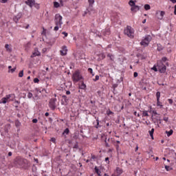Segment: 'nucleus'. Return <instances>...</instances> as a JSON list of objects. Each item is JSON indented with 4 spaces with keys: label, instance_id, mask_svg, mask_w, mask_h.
<instances>
[{
    "label": "nucleus",
    "instance_id": "1",
    "mask_svg": "<svg viewBox=\"0 0 176 176\" xmlns=\"http://www.w3.org/2000/svg\"><path fill=\"white\" fill-rule=\"evenodd\" d=\"M54 21L56 26L54 27V30L58 31V28H61V25H63V16L60 14H56Z\"/></svg>",
    "mask_w": 176,
    "mask_h": 176
},
{
    "label": "nucleus",
    "instance_id": "2",
    "mask_svg": "<svg viewBox=\"0 0 176 176\" xmlns=\"http://www.w3.org/2000/svg\"><path fill=\"white\" fill-rule=\"evenodd\" d=\"M124 34L127 35L129 38H134V29L131 28V26H126V28L124 30Z\"/></svg>",
    "mask_w": 176,
    "mask_h": 176
},
{
    "label": "nucleus",
    "instance_id": "3",
    "mask_svg": "<svg viewBox=\"0 0 176 176\" xmlns=\"http://www.w3.org/2000/svg\"><path fill=\"white\" fill-rule=\"evenodd\" d=\"M27 163V160L18 157L15 159L14 164L17 167H23Z\"/></svg>",
    "mask_w": 176,
    "mask_h": 176
},
{
    "label": "nucleus",
    "instance_id": "4",
    "mask_svg": "<svg viewBox=\"0 0 176 176\" xmlns=\"http://www.w3.org/2000/svg\"><path fill=\"white\" fill-rule=\"evenodd\" d=\"M135 2H137V1H133V0H130L129 2V4L130 5L131 8V12H133V13H136V12H138V10H140V6H135Z\"/></svg>",
    "mask_w": 176,
    "mask_h": 176
},
{
    "label": "nucleus",
    "instance_id": "5",
    "mask_svg": "<svg viewBox=\"0 0 176 176\" xmlns=\"http://www.w3.org/2000/svg\"><path fill=\"white\" fill-rule=\"evenodd\" d=\"M151 41H152V36L150 35L146 36L144 39L142 40L140 45L141 46H144V47H146V46H148Z\"/></svg>",
    "mask_w": 176,
    "mask_h": 176
},
{
    "label": "nucleus",
    "instance_id": "6",
    "mask_svg": "<svg viewBox=\"0 0 176 176\" xmlns=\"http://www.w3.org/2000/svg\"><path fill=\"white\" fill-rule=\"evenodd\" d=\"M157 67L158 68V71H160L161 74H164V72H166V67L163 64L162 60L157 63Z\"/></svg>",
    "mask_w": 176,
    "mask_h": 176
},
{
    "label": "nucleus",
    "instance_id": "7",
    "mask_svg": "<svg viewBox=\"0 0 176 176\" xmlns=\"http://www.w3.org/2000/svg\"><path fill=\"white\" fill-rule=\"evenodd\" d=\"M72 79L74 83L79 82V80L82 79V76L80 75V73H79V72H75L74 74H73Z\"/></svg>",
    "mask_w": 176,
    "mask_h": 176
},
{
    "label": "nucleus",
    "instance_id": "8",
    "mask_svg": "<svg viewBox=\"0 0 176 176\" xmlns=\"http://www.w3.org/2000/svg\"><path fill=\"white\" fill-rule=\"evenodd\" d=\"M56 101H57V99L52 98L49 102L50 108H51V109H52L53 111L56 109Z\"/></svg>",
    "mask_w": 176,
    "mask_h": 176
},
{
    "label": "nucleus",
    "instance_id": "9",
    "mask_svg": "<svg viewBox=\"0 0 176 176\" xmlns=\"http://www.w3.org/2000/svg\"><path fill=\"white\" fill-rule=\"evenodd\" d=\"M62 102L61 104L62 105H68L69 102V97L64 95L62 96Z\"/></svg>",
    "mask_w": 176,
    "mask_h": 176
},
{
    "label": "nucleus",
    "instance_id": "10",
    "mask_svg": "<svg viewBox=\"0 0 176 176\" xmlns=\"http://www.w3.org/2000/svg\"><path fill=\"white\" fill-rule=\"evenodd\" d=\"M164 14H166V12L164 11H157L156 12V16L160 20L163 19V16H164Z\"/></svg>",
    "mask_w": 176,
    "mask_h": 176
},
{
    "label": "nucleus",
    "instance_id": "11",
    "mask_svg": "<svg viewBox=\"0 0 176 176\" xmlns=\"http://www.w3.org/2000/svg\"><path fill=\"white\" fill-rule=\"evenodd\" d=\"M12 97V95H7L5 98H3L0 100V104H6V102H9V98Z\"/></svg>",
    "mask_w": 176,
    "mask_h": 176
},
{
    "label": "nucleus",
    "instance_id": "12",
    "mask_svg": "<svg viewBox=\"0 0 176 176\" xmlns=\"http://www.w3.org/2000/svg\"><path fill=\"white\" fill-rule=\"evenodd\" d=\"M68 50L67 49V46L64 45L62 47V50H60L61 56H67V52Z\"/></svg>",
    "mask_w": 176,
    "mask_h": 176
},
{
    "label": "nucleus",
    "instance_id": "13",
    "mask_svg": "<svg viewBox=\"0 0 176 176\" xmlns=\"http://www.w3.org/2000/svg\"><path fill=\"white\" fill-rule=\"evenodd\" d=\"M25 3H26V5H28V6H30V8H32V6L35 5V0H27L25 1Z\"/></svg>",
    "mask_w": 176,
    "mask_h": 176
},
{
    "label": "nucleus",
    "instance_id": "14",
    "mask_svg": "<svg viewBox=\"0 0 176 176\" xmlns=\"http://www.w3.org/2000/svg\"><path fill=\"white\" fill-rule=\"evenodd\" d=\"M36 56H41V52H39V51H38V49L36 48L32 53L31 57H36Z\"/></svg>",
    "mask_w": 176,
    "mask_h": 176
},
{
    "label": "nucleus",
    "instance_id": "15",
    "mask_svg": "<svg viewBox=\"0 0 176 176\" xmlns=\"http://www.w3.org/2000/svg\"><path fill=\"white\" fill-rule=\"evenodd\" d=\"M15 126L18 129H17V132L19 133V131H20V126H21V122H20V121H19V120H15L14 122Z\"/></svg>",
    "mask_w": 176,
    "mask_h": 176
},
{
    "label": "nucleus",
    "instance_id": "16",
    "mask_svg": "<svg viewBox=\"0 0 176 176\" xmlns=\"http://www.w3.org/2000/svg\"><path fill=\"white\" fill-rule=\"evenodd\" d=\"M5 48L6 49V51L10 53L12 52V46L10 45L6 44L5 45Z\"/></svg>",
    "mask_w": 176,
    "mask_h": 176
},
{
    "label": "nucleus",
    "instance_id": "17",
    "mask_svg": "<svg viewBox=\"0 0 176 176\" xmlns=\"http://www.w3.org/2000/svg\"><path fill=\"white\" fill-rule=\"evenodd\" d=\"M20 19H21V14H18L17 16H14L13 18V20L15 23H17V21H19V20H20Z\"/></svg>",
    "mask_w": 176,
    "mask_h": 176
},
{
    "label": "nucleus",
    "instance_id": "18",
    "mask_svg": "<svg viewBox=\"0 0 176 176\" xmlns=\"http://www.w3.org/2000/svg\"><path fill=\"white\" fill-rule=\"evenodd\" d=\"M116 173L118 174V176L122 174V173H123V170H122V168L117 167L116 168Z\"/></svg>",
    "mask_w": 176,
    "mask_h": 176
},
{
    "label": "nucleus",
    "instance_id": "19",
    "mask_svg": "<svg viewBox=\"0 0 176 176\" xmlns=\"http://www.w3.org/2000/svg\"><path fill=\"white\" fill-rule=\"evenodd\" d=\"M173 133H174V131H173V129H170L169 131H166V134L168 137H170V135H173Z\"/></svg>",
    "mask_w": 176,
    "mask_h": 176
},
{
    "label": "nucleus",
    "instance_id": "20",
    "mask_svg": "<svg viewBox=\"0 0 176 176\" xmlns=\"http://www.w3.org/2000/svg\"><path fill=\"white\" fill-rule=\"evenodd\" d=\"M107 57L110 58V60L111 61H113V60L115 59V56L112 54H108Z\"/></svg>",
    "mask_w": 176,
    "mask_h": 176
},
{
    "label": "nucleus",
    "instance_id": "21",
    "mask_svg": "<svg viewBox=\"0 0 176 176\" xmlns=\"http://www.w3.org/2000/svg\"><path fill=\"white\" fill-rule=\"evenodd\" d=\"M104 35H109L111 34L110 29H106V30L103 32Z\"/></svg>",
    "mask_w": 176,
    "mask_h": 176
},
{
    "label": "nucleus",
    "instance_id": "22",
    "mask_svg": "<svg viewBox=\"0 0 176 176\" xmlns=\"http://www.w3.org/2000/svg\"><path fill=\"white\" fill-rule=\"evenodd\" d=\"M95 171L98 175L101 176V171H100L99 169L97 168V166L95 167Z\"/></svg>",
    "mask_w": 176,
    "mask_h": 176
},
{
    "label": "nucleus",
    "instance_id": "23",
    "mask_svg": "<svg viewBox=\"0 0 176 176\" xmlns=\"http://www.w3.org/2000/svg\"><path fill=\"white\" fill-rule=\"evenodd\" d=\"M54 8H60V3L57 2V1H54Z\"/></svg>",
    "mask_w": 176,
    "mask_h": 176
},
{
    "label": "nucleus",
    "instance_id": "24",
    "mask_svg": "<svg viewBox=\"0 0 176 176\" xmlns=\"http://www.w3.org/2000/svg\"><path fill=\"white\" fill-rule=\"evenodd\" d=\"M153 119V123H155V124H156V123H157V122H160V123H161L162 122V120H158V119H156V118H152Z\"/></svg>",
    "mask_w": 176,
    "mask_h": 176
},
{
    "label": "nucleus",
    "instance_id": "25",
    "mask_svg": "<svg viewBox=\"0 0 176 176\" xmlns=\"http://www.w3.org/2000/svg\"><path fill=\"white\" fill-rule=\"evenodd\" d=\"M144 9H145V10H150L151 6L149 4H145L144 5Z\"/></svg>",
    "mask_w": 176,
    "mask_h": 176
},
{
    "label": "nucleus",
    "instance_id": "26",
    "mask_svg": "<svg viewBox=\"0 0 176 176\" xmlns=\"http://www.w3.org/2000/svg\"><path fill=\"white\" fill-rule=\"evenodd\" d=\"M156 97H157V101H159V100H160V92L157 91L156 93Z\"/></svg>",
    "mask_w": 176,
    "mask_h": 176
},
{
    "label": "nucleus",
    "instance_id": "27",
    "mask_svg": "<svg viewBox=\"0 0 176 176\" xmlns=\"http://www.w3.org/2000/svg\"><path fill=\"white\" fill-rule=\"evenodd\" d=\"M165 169L166 170V171H170V170H173V168H171L169 166L166 165L165 166Z\"/></svg>",
    "mask_w": 176,
    "mask_h": 176
},
{
    "label": "nucleus",
    "instance_id": "28",
    "mask_svg": "<svg viewBox=\"0 0 176 176\" xmlns=\"http://www.w3.org/2000/svg\"><path fill=\"white\" fill-rule=\"evenodd\" d=\"M88 2L89 3V6H93V5H94V0H88Z\"/></svg>",
    "mask_w": 176,
    "mask_h": 176
},
{
    "label": "nucleus",
    "instance_id": "29",
    "mask_svg": "<svg viewBox=\"0 0 176 176\" xmlns=\"http://www.w3.org/2000/svg\"><path fill=\"white\" fill-rule=\"evenodd\" d=\"M69 129L68 128H66L63 133V134H69Z\"/></svg>",
    "mask_w": 176,
    "mask_h": 176
},
{
    "label": "nucleus",
    "instance_id": "30",
    "mask_svg": "<svg viewBox=\"0 0 176 176\" xmlns=\"http://www.w3.org/2000/svg\"><path fill=\"white\" fill-rule=\"evenodd\" d=\"M24 76V71H21L19 74V78H23V76Z\"/></svg>",
    "mask_w": 176,
    "mask_h": 176
},
{
    "label": "nucleus",
    "instance_id": "31",
    "mask_svg": "<svg viewBox=\"0 0 176 176\" xmlns=\"http://www.w3.org/2000/svg\"><path fill=\"white\" fill-rule=\"evenodd\" d=\"M142 116H149V115L148 114V111H144L142 113Z\"/></svg>",
    "mask_w": 176,
    "mask_h": 176
},
{
    "label": "nucleus",
    "instance_id": "32",
    "mask_svg": "<svg viewBox=\"0 0 176 176\" xmlns=\"http://www.w3.org/2000/svg\"><path fill=\"white\" fill-rule=\"evenodd\" d=\"M154 131H155V129H152L151 131H149L150 137H152Z\"/></svg>",
    "mask_w": 176,
    "mask_h": 176
},
{
    "label": "nucleus",
    "instance_id": "33",
    "mask_svg": "<svg viewBox=\"0 0 176 176\" xmlns=\"http://www.w3.org/2000/svg\"><path fill=\"white\" fill-rule=\"evenodd\" d=\"M33 96L32 93L29 92L28 94V98H32Z\"/></svg>",
    "mask_w": 176,
    "mask_h": 176
},
{
    "label": "nucleus",
    "instance_id": "34",
    "mask_svg": "<svg viewBox=\"0 0 176 176\" xmlns=\"http://www.w3.org/2000/svg\"><path fill=\"white\" fill-rule=\"evenodd\" d=\"M33 6H34L36 9H39V4L35 3V2H34V4H33Z\"/></svg>",
    "mask_w": 176,
    "mask_h": 176
},
{
    "label": "nucleus",
    "instance_id": "35",
    "mask_svg": "<svg viewBox=\"0 0 176 176\" xmlns=\"http://www.w3.org/2000/svg\"><path fill=\"white\" fill-rule=\"evenodd\" d=\"M88 72H89L90 74H91L93 75V76H94V74H93V69L89 68V69H88Z\"/></svg>",
    "mask_w": 176,
    "mask_h": 176
},
{
    "label": "nucleus",
    "instance_id": "36",
    "mask_svg": "<svg viewBox=\"0 0 176 176\" xmlns=\"http://www.w3.org/2000/svg\"><path fill=\"white\" fill-rule=\"evenodd\" d=\"M34 83H38L39 82V79L38 78H36L34 79Z\"/></svg>",
    "mask_w": 176,
    "mask_h": 176
},
{
    "label": "nucleus",
    "instance_id": "37",
    "mask_svg": "<svg viewBox=\"0 0 176 176\" xmlns=\"http://www.w3.org/2000/svg\"><path fill=\"white\" fill-rule=\"evenodd\" d=\"M98 79H100V76H96L95 78L94 79V81L96 82V80H98Z\"/></svg>",
    "mask_w": 176,
    "mask_h": 176
},
{
    "label": "nucleus",
    "instance_id": "38",
    "mask_svg": "<svg viewBox=\"0 0 176 176\" xmlns=\"http://www.w3.org/2000/svg\"><path fill=\"white\" fill-rule=\"evenodd\" d=\"M14 71H16V67H14V68L11 69L10 70V72H11L12 74H13V72H14Z\"/></svg>",
    "mask_w": 176,
    "mask_h": 176
},
{
    "label": "nucleus",
    "instance_id": "39",
    "mask_svg": "<svg viewBox=\"0 0 176 176\" xmlns=\"http://www.w3.org/2000/svg\"><path fill=\"white\" fill-rule=\"evenodd\" d=\"M152 69L153 71H155V72H157V67H156V66H153V67L152 68Z\"/></svg>",
    "mask_w": 176,
    "mask_h": 176
},
{
    "label": "nucleus",
    "instance_id": "40",
    "mask_svg": "<svg viewBox=\"0 0 176 176\" xmlns=\"http://www.w3.org/2000/svg\"><path fill=\"white\" fill-rule=\"evenodd\" d=\"M157 107H162V104H160V100H157Z\"/></svg>",
    "mask_w": 176,
    "mask_h": 176
},
{
    "label": "nucleus",
    "instance_id": "41",
    "mask_svg": "<svg viewBox=\"0 0 176 176\" xmlns=\"http://www.w3.org/2000/svg\"><path fill=\"white\" fill-rule=\"evenodd\" d=\"M104 142H105L106 146H107V148H109V144L108 142H107V138L105 139Z\"/></svg>",
    "mask_w": 176,
    "mask_h": 176
},
{
    "label": "nucleus",
    "instance_id": "42",
    "mask_svg": "<svg viewBox=\"0 0 176 176\" xmlns=\"http://www.w3.org/2000/svg\"><path fill=\"white\" fill-rule=\"evenodd\" d=\"M80 89H86V85H85L84 83L82 84Z\"/></svg>",
    "mask_w": 176,
    "mask_h": 176
},
{
    "label": "nucleus",
    "instance_id": "43",
    "mask_svg": "<svg viewBox=\"0 0 176 176\" xmlns=\"http://www.w3.org/2000/svg\"><path fill=\"white\" fill-rule=\"evenodd\" d=\"M31 46V43L28 42L26 45H25V47H29Z\"/></svg>",
    "mask_w": 176,
    "mask_h": 176
},
{
    "label": "nucleus",
    "instance_id": "44",
    "mask_svg": "<svg viewBox=\"0 0 176 176\" xmlns=\"http://www.w3.org/2000/svg\"><path fill=\"white\" fill-rule=\"evenodd\" d=\"M62 34L63 35H65V37L68 36V33H67L66 32H63Z\"/></svg>",
    "mask_w": 176,
    "mask_h": 176
},
{
    "label": "nucleus",
    "instance_id": "45",
    "mask_svg": "<svg viewBox=\"0 0 176 176\" xmlns=\"http://www.w3.org/2000/svg\"><path fill=\"white\" fill-rule=\"evenodd\" d=\"M33 123H38V119L35 118L32 120Z\"/></svg>",
    "mask_w": 176,
    "mask_h": 176
},
{
    "label": "nucleus",
    "instance_id": "46",
    "mask_svg": "<svg viewBox=\"0 0 176 176\" xmlns=\"http://www.w3.org/2000/svg\"><path fill=\"white\" fill-rule=\"evenodd\" d=\"M0 2L1 3H6V2H8V0H0Z\"/></svg>",
    "mask_w": 176,
    "mask_h": 176
},
{
    "label": "nucleus",
    "instance_id": "47",
    "mask_svg": "<svg viewBox=\"0 0 176 176\" xmlns=\"http://www.w3.org/2000/svg\"><path fill=\"white\" fill-rule=\"evenodd\" d=\"M133 76H134V78H137V76H138V73L134 72Z\"/></svg>",
    "mask_w": 176,
    "mask_h": 176
},
{
    "label": "nucleus",
    "instance_id": "48",
    "mask_svg": "<svg viewBox=\"0 0 176 176\" xmlns=\"http://www.w3.org/2000/svg\"><path fill=\"white\" fill-rule=\"evenodd\" d=\"M162 61H164V63H165V61H167V58L166 57H164L162 58Z\"/></svg>",
    "mask_w": 176,
    "mask_h": 176
},
{
    "label": "nucleus",
    "instance_id": "49",
    "mask_svg": "<svg viewBox=\"0 0 176 176\" xmlns=\"http://www.w3.org/2000/svg\"><path fill=\"white\" fill-rule=\"evenodd\" d=\"M164 120L165 122H168V117H165V118H164Z\"/></svg>",
    "mask_w": 176,
    "mask_h": 176
},
{
    "label": "nucleus",
    "instance_id": "50",
    "mask_svg": "<svg viewBox=\"0 0 176 176\" xmlns=\"http://www.w3.org/2000/svg\"><path fill=\"white\" fill-rule=\"evenodd\" d=\"M168 101L169 104H173V102L172 99H168Z\"/></svg>",
    "mask_w": 176,
    "mask_h": 176
},
{
    "label": "nucleus",
    "instance_id": "51",
    "mask_svg": "<svg viewBox=\"0 0 176 176\" xmlns=\"http://www.w3.org/2000/svg\"><path fill=\"white\" fill-rule=\"evenodd\" d=\"M87 13H89V11H85L84 12V14H82L83 17H85V16H86V14H87Z\"/></svg>",
    "mask_w": 176,
    "mask_h": 176
},
{
    "label": "nucleus",
    "instance_id": "52",
    "mask_svg": "<svg viewBox=\"0 0 176 176\" xmlns=\"http://www.w3.org/2000/svg\"><path fill=\"white\" fill-rule=\"evenodd\" d=\"M134 115H135V116H138V118H140V113H138V114H137V111H135V112H134Z\"/></svg>",
    "mask_w": 176,
    "mask_h": 176
},
{
    "label": "nucleus",
    "instance_id": "53",
    "mask_svg": "<svg viewBox=\"0 0 176 176\" xmlns=\"http://www.w3.org/2000/svg\"><path fill=\"white\" fill-rule=\"evenodd\" d=\"M29 27H30V25L28 24L25 27L23 26V28H25V30H28Z\"/></svg>",
    "mask_w": 176,
    "mask_h": 176
},
{
    "label": "nucleus",
    "instance_id": "54",
    "mask_svg": "<svg viewBox=\"0 0 176 176\" xmlns=\"http://www.w3.org/2000/svg\"><path fill=\"white\" fill-rule=\"evenodd\" d=\"M60 5L61 6H64V4L63 3V0H60Z\"/></svg>",
    "mask_w": 176,
    "mask_h": 176
},
{
    "label": "nucleus",
    "instance_id": "55",
    "mask_svg": "<svg viewBox=\"0 0 176 176\" xmlns=\"http://www.w3.org/2000/svg\"><path fill=\"white\" fill-rule=\"evenodd\" d=\"M51 141H52V142H56V139H55L54 138H52L51 139Z\"/></svg>",
    "mask_w": 176,
    "mask_h": 176
},
{
    "label": "nucleus",
    "instance_id": "56",
    "mask_svg": "<svg viewBox=\"0 0 176 176\" xmlns=\"http://www.w3.org/2000/svg\"><path fill=\"white\" fill-rule=\"evenodd\" d=\"M66 94H67V96H69V94H71V91H67Z\"/></svg>",
    "mask_w": 176,
    "mask_h": 176
},
{
    "label": "nucleus",
    "instance_id": "57",
    "mask_svg": "<svg viewBox=\"0 0 176 176\" xmlns=\"http://www.w3.org/2000/svg\"><path fill=\"white\" fill-rule=\"evenodd\" d=\"M172 3H176V0H170Z\"/></svg>",
    "mask_w": 176,
    "mask_h": 176
},
{
    "label": "nucleus",
    "instance_id": "58",
    "mask_svg": "<svg viewBox=\"0 0 176 176\" xmlns=\"http://www.w3.org/2000/svg\"><path fill=\"white\" fill-rule=\"evenodd\" d=\"M8 72H10V70L12 69V66H8Z\"/></svg>",
    "mask_w": 176,
    "mask_h": 176
},
{
    "label": "nucleus",
    "instance_id": "59",
    "mask_svg": "<svg viewBox=\"0 0 176 176\" xmlns=\"http://www.w3.org/2000/svg\"><path fill=\"white\" fill-rule=\"evenodd\" d=\"M105 162H109V157H106L105 158Z\"/></svg>",
    "mask_w": 176,
    "mask_h": 176
},
{
    "label": "nucleus",
    "instance_id": "60",
    "mask_svg": "<svg viewBox=\"0 0 176 176\" xmlns=\"http://www.w3.org/2000/svg\"><path fill=\"white\" fill-rule=\"evenodd\" d=\"M12 152L8 153V156H12Z\"/></svg>",
    "mask_w": 176,
    "mask_h": 176
},
{
    "label": "nucleus",
    "instance_id": "61",
    "mask_svg": "<svg viewBox=\"0 0 176 176\" xmlns=\"http://www.w3.org/2000/svg\"><path fill=\"white\" fill-rule=\"evenodd\" d=\"M112 113H113L112 111H109L108 115H112Z\"/></svg>",
    "mask_w": 176,
    "mask_h": 176
},
{
    "label": "nucleus",
    "instance_id": "62",
    "mask_svg": "<svg viewBox=\"0 0 176 176\" xmlns=\"http://www.w3.org/2000/svg\"><path fill=\"white\" fill-rule=\"evenodd\" d=\"M153 113H154V115H157V112L153 111Z\"/></svg>",
    "mask_w": 176,
    "mask_h": 176
},
{
    "label": "nucleus",
    "instance_id": "63",
    "mask_svg": "<svg viewBox=\"0 0 176 176\" xmlns=\"http://www.w3.org/2000/svg\"><path fill=\"white\" fill-rule=\"evenodd\" d=\"M45 116H49V113L48 112L45 113Z\"/></svg>",
    "mask_w": 176,
    "mask_h": 176
},
{
    "label": "nucleus",
    "instance_id": "64",
    "mask_svg": "<svg viewBox=\"0 0 176 176\" xmlns=\"http://www.w3.org/2000/svg\"><path fill=\"white\" fill-rule=\"evenodd\" d=\"M174 14H176V10H174Z\"/></svg>",
    "mask_w": 176,
    "mask_h": 176
}]
</instances>
